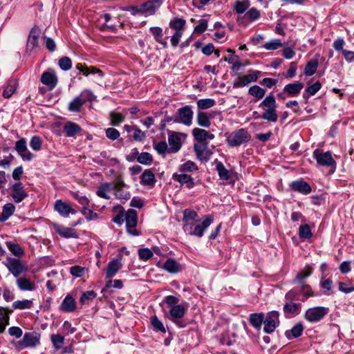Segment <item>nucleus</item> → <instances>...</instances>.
I'll list each match as a JSON object with an SVG mask.
<instances>
[{"label": "nucleus", "instance_id": "obj_1", "mask_svg": "<svg viewBox=\"0 0 354 354\" xmlns=\"http://www.w3.org/2000/svg\"><path fill=\"white\" fill-rule=\"evenodd\" d=\"M213 223V217L206 215L203 220H198V223L183 225V229L185 233L197 237H202L205 230Z\"/></svg>", "mask_w": 354, "mask_h": 354}, {"label": "nucleus", "instance_id": "obj_2", "mask_svg": "<svg viewBox=\"0 0 354 354\" xmlns=\"http://www.w3.org/2000/svg\"><path fill=\"white\" fill-rule=\"evenodd\" d=\"M263 110L261 118L269 122H275L277 121V104L274 97L270 94L266 96L259 106Z\"/></svg>", "mask_w": 354, "mask_h": 354}, {"label": "nucleus", "instance_id": "obj_3", "mask_svg": "<svg viewBox=\"0 0 354 354\" xmlns=\"http://www.w3.org/2000/svg\"><path fill=\"white\" fill-rule=\"evenodd\" d=\"M226 142L230 147H239L248 142L251 139L249 132L245 129H239L232 133H225Z\"/></svg>", "mask_w": 354, "mask_h": 354}, {"label": "nucleus", "instance_id": "obj_4", "mask_svg": "<svg viewBox=\"0 0 354 354\" xmlns=\"http://www.w3.org/2000/svg\"><path fill=\"white\" fill-rule=\"evenodd\" d=\"M186 308L183 305H178L170 308L168 318L174 322L179 328H185L187 325V322L184 320L186 313Z\"/></svg>", "mask_w": 354, "mask_h": 354}, {"label": "nucleus", "instance_id": "obj_5", "mask_svg": "<svg viewBox=\"0 0 354 354\" xmlns=\"http://www.w3.org/2000/svg\"><path fill=\"white\" fill-rule=\"evenodd\" d=\"M104 21V23L99 25L100 30L102 31L115 32L118 30V24L123 26V23L120 22L118 17H113L109 13H105L100 16L98 21Z\"/></svg>", "mask_w": 354, "mask_h": 354}, {"label": "nucleus", "instance_id": "obj_6", "mask_svg": "<svg viewBox=\"0 0 354 354\" xmlns=\"http://www.w3.org/2000/svg\"><path fill=\"white\" fill-rule=\"evenodd\" d=\"M279 313L278 311L272 310L267 313L263 320L264 333L268 334L273 333L279 326Z\"/></svg>", "mask_w": 354, "mask_h": 354}, {"label": "nucleus", "instance_id": "obj_7", "mask_svg": "<svg viewBox=\"0 0 354 354\" xmlns=\"http://www.w3.org/2000/svg\"><path fill=\"white\" fill-rule=\"evenodd\" d=\"M41 335L37 332H28L24 335L23 339L17 342L19 349L34 348L40 344Z\"/></svg>", "mask_w": 354, "mask_h": 354}, {"label": "nucleus", "instance_id": "obj_8", "mask_svg": "<svg viewBox=\"0 0 354 354\" xmlns=\"http://www.w3.org/2000/svg\"><path fill=\"white\" fill-rule=\"evenodd\" d=\"M111 185V190L113 191V194L117 199L127 201L131 198L130 192L124 189L126 184L121 176L117 177Z\"/></svg>", "mask_w": 354, "mask_h": 354}, {"label": "nucleus", "instance_id": "obj_9", "mask_svg": "<svg viewBox=\"0 0 354 354\" xmlns=\"http://www.w3.org/2000/svg\"><path fill=\"white\" fill-rule=\"evenodd\" d=\"M168 143L170 153H177L182 147V138L185 135L183 133L168 130Z\"/></svg>", "mask_w": 354, "mask_h": 354}, {"label": "nucleus", "instance_id": "obj_10", "mask_svg": "<svg viewBox=\"0 0 354 354\" xmlns=\"http://www.w3.org/2000/svg\"><path fill=\"white\" fill-rule=\"evenodd\" d=\"M5 265L15 277H19L21 274L27 270L26 265L22 261L15 258H8Z\"/></svg>", "mask_w": 354, "mask_h": 354}, {"label": "nucleus", "instance_id": "obj_11", "mask_svg": "<svg viewBox=\"0 0 354 354\" xmlns=\"http://www.w3.org/2000/svg\"><path fill=\"white\" fill-rule=\"evenodd\" d=\"M177 113L178 118L174 119V122H180L186 126H190L192 124L194 113L190 106L186 105L178 109Z\"/></svg>", "mask_w": 354, "mask_h": 354}, {"label": "nucleus", "instance_id": "obj_12", "mask_svg": "<svg viewBox=\"0 0 354 354\" xmlns=\"http://www.w3.org/2000/svg\"><path fill=\"white\" fill-rule=\"evenodd\" d=\"M127 230L133 236H138L139 232L136 229L138 221V215L136 210L130 209L125 214Z\"/></svg>", "mask_w": 354, "mask_h": 354}, {"label": "nucleus", "instance_id": "obj_13", "mask_svg": "<svg viewBox=\"0 0 354 354\" xmlns=\"http://www.w3.org/2000/svg\"><path fill=\"white\" fill-rule=\"evenodd\" d=\"M328 308L324 307H315L308 309L305 313V318L311 322H315L322 319L327 314Z\"/></svg>", "mask_w": 354, "mask_h": 354}, {"label": "nucleus", "instance_id": "obj_14", "mask_svg": "<svg viewBox=\"0 0 354 354\" xmlns=\"http://www.w3.org/2000/svg\"><path fill=\"white\" fill-rule=\"evenodd\" d=\"M313 157L319 165L330 166L332 165V154L329 151L324 152L319 149H317L313 151Z\"/></svg>", "mask_w": 354, "mask_h": 354}, {"label": "nucleus", "instance_id": "obj_15", "mask_svg": "<svg viewBox=\"0 0 354 354\" xmlns=\"http://www.w3.org/2000/svg\"><path fill=\"white\" fill-rule=\"evenodd\" d=\"M11 189V196L16 203H21L28 196V194L24 189V186L20 182L15 183L12 186Z\"/></svg>", "mask_w": 354, "mask_h": 354}, {"label": "nucleus", "instance_id": "obj_16", "mask_svg": "<svg viewBox=\"0 0 354 354\" xmlns=\"http://www.w3.org/2000/svg\"><path fill=\"white\" fill-rule=\"evenodd\" d=\"M260 17V11L256 8H251L243 16L238 18V21L240 24L247 26L249 23L258 20Z\"/></svg>", "mask_w": 354, "mask_h": 354}, {"label": "nucleus", "instance_id": "obj_17", "mask_svg": "<svg viewBox=\"0 0 354 354\" xmlns=\"http://www.w3.org/2000/svg\"><path fill=\"white\" fill-rule=\"evenodd\" d=\"M54 209L61 216L68 217L70 214H75L77 211L72 208L68 204L64 202L62 200H57L55 202Z\"/></svg>", "mask_w": 354, "mask_h": 354}, {"label": "nucleus", "instance_id": "obj_18", "mask_svg": "<svg viewBox=\"0 0 354 354\" xmlns=\"http://www.w3.org/2000/svg\"><path fill=\"white\" fill-rule=\"evenodd\" d=\"M40 36V31L37 28H33L29 34L28 41L26 44V49L30 53L36 48L39 47V38Z\"/></svg>", "mask_w": 354, "mask_h": 354}, {"label": "nucleus", "instance_id": "obj_19", "mask_svg": "<svg viewBox=\"0 0 354 354\" xmlns=\"http://www.w3.org/2000/svg\"><path fill=\"white\" fill-rule=\"evenodd\" d=\"M260 73V71H253V73L248 74L244 75L243 77H240L237 81L234 82L233 84L234 88H240L243 87L251 82H256L258 79V75Z\"/></svg>", "mask_w": 354, "mask_h": 354}, {"label": "nucleus", "instance_id": "obj_20", "mask_svg": "<svg viewBox=\"0 0 354 354\" xmlns=\"http://www.w3.org/2000/svg\"><path fill=\"white\" fill-rule=\"evenodd\" d=\"M122 255L119 254L117 259L111 261L106 270V277L111 278L115 275L118 271L122 268Z\"/></svg>", "mask_w": 354, "mask_h": 354}, {"label": "nucleus", "instance_id": "obj_21", "mask_svg": "<svg viewBox=\"0 0 354 354\" xmlns=\"http://www.w3.org/2000/svg\"><path fill=\"white\" fill-rule=\"evenodd\" d=\"M161 5L160 0H152L142 3L141 6L142 14L146 16L153 15Z\"/></svg>", "mask_w": 354, "mask_h": 354}, {"label": "nucleus", "instance_id": "obj_22", "mask_svg": "<svg viewBox=\"0 0 354 354\" xmlns=\"http://www.w3.org/2000/svg\"><path fill=\"white\" fill-rule=\"evenodd\" d=\"M194 149L198 159L202 161H208L210 153L206 143H198L194 146Z\"/></svg>", "mask_w": 354, "mask_h": 354}, {"label": "nucleus", "instance_id": "obj_23", "mask_svg": "<svg viewBox=\"0 0 354 354\" xmlns=\"http://www.w3.org/2000/svg\"><path fill=\"white\" fill-rule=\"evenodd\" d=\"M172 178L182 185H185L188 189L193 188L195 185L194 179L191 176L182 172L181 174L174 173L172 176Z\"/></svg>", "mask_w": 354, "mask_h": 354}, {"label": "nucleus", "instance_id": "obj_24", "mask_svg": "<svg viewBox=\"0 0 354 354\" xmlns=\"http://www.w3.org/2000/svg\"><path fill=\"white\" fill-rule=\"evenodd\" d=\"M41 82L47 86L50 90H53L57 84V77L55 73L45 71L41 76Z\"/></svg>", "mask_w": 354, "mask_h": 354}, {"label": "nucleus", "instance_id": "obj_25", "mask_svg": "<svg viewBox=\"0 0 354 354\" xmlns=\"http://www.w3.org/2000/svg\"><path fill=\"white\" fill-rule=\"evenodd\" d=\"M290 188L302 194L307 195L311 192V187L308 183L303 180H295L291 183Z\"/></svg>", "mask_w": 354, "mask_h": 354}, {"label": "nucleus", "instance_id": "obj_26", "mask_svg": "<svg viewBox=\"0 0 354 354\" xmlns=\"http://www.w3.org/2000/svg\"><path fill=\"white\" fill-rule=\"evenodd\" d=\"M303 88V83L296 82L286 84L283 88V92L286 93L288 97H295L300 93Z\"/></svg>", "mask_w": 354, "mask_h": 354}, {"label": "nucleus", "instance_id": "obj_27", "mask_svg": "<svg viewBox=\"0 0 354 354\" xmlns=\"http://www.w3.org/2000/svg\"><path fill=\"white\" fill-rule=\"evenodd\" d=\"M54 228L56 232L62 237L66 239L77 238V234L73 228L66 227L59 225H55Z\"/></svg>", "mask_w": 354, "mask_h": 354}, {"label": "nucleus", "instance_id": "obj_28", "mask_svg": "<svg viewBox=\"0 0 354 354\" xmlns=\"http://www.w3.org/2000/svg\"><path fill=\"white\" fill-rule=\"evenodd\" d=\"M63 129L67 137H75L82 131L80 126L73 122H67Z\"/></svg>", "mask_w": 354, "mask_h": 354}, {"label": "nucleus", "instance_id": "obj_29", "mask_svg": "<svg viewBox=\"0 0 354 354\" xmlns=\"http://www.w3.org/2000/svg\"><path fill=\"white\" fill-rule=\"evenodd\" d=\"M265 318L263 313H252L249 316L250 324L257 330H260Z\"/></svg>", "mask_w": 354, "mask_h": 354}, {"label": "nucleus", "instance_id": "obj_30", "mask_svg": "<svg viewBox=\"0 0 354 354\" xmlns=\"http://www.w3.org/2000/svg\"><path fill=\"white\" fill-rule=\"evenodd\" d=\"M17 285L22 291H32L36 289L35 283L24 277L17 279Z\"/></svg>", "mask_w": 354, "mask_h": 354}, {"label": "nucleus", "instance_id": "obj_31", "mask_svg": "<svg viewBox=\"0 0 354 354\" xmlns=\"http://www.w3.org/2000/svg\"><path fill=\"white\" fill-rule=\"evenodd\" d=\"M198 215L196 211L191 209L184 210L183 218V225L198 223Z\"/></svg>", "mask_w": 354, "mask_h": 354}, {"label": "nucleus", "instance_id": "obj_32", "mask_svg": "<svg viewBox=\"0 0 354 354\" xmlns=\"http://www.w3.org/2000/svg\"><path fill=\"white\" fill-rule=\"evenodd\" d=\"M61 308L62 310L67 313H71L74 311L76 308V303L73 297L69 295L66 296L62 302Z\"/></svg>", "mask_w": 354, "mask_h": 354}, {"label": "nucleus", "instance_id": "obj_33", "mask_svg": "<svg viewBox=\"0 0 354 354\" xmlns=\"http://www.w3.org/2000/svg\"><path fill=\"white\" fill-rule=\"evenodd\" d=\"M155 183L154 174L150 169H145L140 176V183L143 185L153 186Z\"/></svg>", "mask_w": 354, "mask_h": 354}, {"label": "nucleus", "instance_id": "obj_34", "mask_svg": "<svg viewBox=\"0 0 354 354\" xmlns=\"http://www.w3.org/2000/svg\"><path fill=\"white\" fill-rule=\"evenodd\" d=\"M12 310H9L4 308H0V334L2 333L6 327L9 325V313Z\"/></svg>", "mask_w": 354, "mask_h": 354}, {"label": "nucleus", "instance_id": "obj_35", "mask_svg": "<svg viewBox=\"0 0 354 354\" xmlns=\"http://www.w3.org/2000/svg\"><path fill=\"white\" fill-rule=\"evenodd\" d=\"M304 330V326L301 323L295 325L290 330H287L285 332V336L288 339L297 338L301 335Z\"/></svg>", "mask_w": 354, "mask_h": 354}, {"label": "nucleus", "instance_id": "obj_36", "mask_svg": "<svg viewBox=\"0 0 354 354\" xmlns=\"http://www.w3.org/2000/svg\"><path fill=\"white\" fill-rule=\"evenodd\" d=\"M163 268L167 270L168 272L170 273H178L180 272V265L174 259L172 258L168 259L164 266Z\"/></svg>", "mask_w": 354, "mask_h": 354}, {"label": "nucleus", "instance_id": "obj_37", "mask_svg": "<svg viewBox=\"0 0 354 354\" xmlns=\"http://www.w3.org/2000/svg\"><path fill=\"white\" fill-rule=\"evenodd\" d=\"M283 312L286 315H298L301 312V304L294 302H287L283 306Z\"/></svg>", "mask_w": 354, "mask_h": 354}, {"label": "nucleus", "instance_id": "obj_38", "mask_svg": "<svg viewBox=\"0 0 354 354\" xmlns=\"http://www.w3.org/2000/svg\"><path fill=\"white\" fill-rule=\"evenodd\" d=\"M112 189V185L111 183H104L103 184H101L97 191H96V194L97 196L102 198H104V199H110L111 197L108 194V193L111 191Z\"/></svg>", "mask_w": 354, "mask_h": 354}, {"label": "nucleus", "instance_id": "obj_39", "mask_svg": "<svg viewBox=\"0 0 354 354\" xmlns=\"http://www.w3.org/2000/svg\"><path fill=\"white\" fill-rule=\"evenodd\" d=\"M149 30L150 32L153 36L155 40L159 44H160L163 46V48H166L167 47V43L162 38V29L160 27H151L150 28Z\"/></svg>", "mask_w": 354, "mask_h": 354}, {"label": "nucleus", "instance_id": "obj_40", "mask_svg": "<svg viewBox=\"0 0 354 354\" xmlns=\"http://www.w3.org/2000/svg\"><path fill=\"white\" fill-rule=\"evenodd\" d=\"M313 273V268L310 266H306L304 270L299 272L295 279H294V282L298 283L299 285L305 283V279L311 275Z\"/></svg>", "mask_w": 354, "mask_h": 354}, {"label": "nucleus", "instance_id": "obj_41", "mask_svg": "<svg viewBox=\"0 0 354 354\" xmlns=\"http://www.w3.org/2000/svg\"><path fill=\"white\" fill-rule=\"evenodd\" d=\"M15 207L12 203H7L3 207V211L0 215V222H4L7 221L10 216H12L15 212Z\"/></svg>", "mask_w": 354, "mask_h": 354}, {"label": "nucleus", "instance_id": "obj_42", "mask_svg": "<svg viewBox=\"0 0 354 354\" xmlns=\"http://www.w3.org/2000/svg\"><path fill=\"white\" fill-rule=\"evenodd\" d=\"M64 340V335H61L60 334H52L50 335V341L55 351L62 348Z\"/></svg>", "mask_w": 354, "mask_h": 354}, {"label": "nucleus", "instance_id": "obj_43", "mask_svg": "<svg viewBox=\"0 0 354 354\" xmlns=\"http://www.w3.org/2000/svg\"><path fill=\"white\" fill-rule=\"evenodd\" d=\"M185 24V20L180 18H175L170 21L169 26L171 28L175 30V32H183Z\"/></svg>", "mask_w": 354, "mask_h": 354}, {"label": "nucleus", "instance_id": "obj_44", "mask_svg": "<svg viewBox=\"0 0 354 354\" xmlns=\"http://www.w3.org/2000/svg\"><path fill=\"white\" fill-rule=\"evenodd\" d=\"M250 6V0H238L234 3V10L237 14H243Z\"/></svg>", "mask_w": 354, "mask_h": 354}, {"label": "nucleus", "instance_id": "obj_45", "mask_svg": "<svg viewBox=\"0 0 354 354\" xmlns=\"http://www.w3.org/2000/svg\"><path fill=\"white\" fill-rule=\"evenodd\" d=\"M216 169L221 179L227 180L230 178V172L225 168L221 162H216Z\"/></svg>", "mask_w": 354, "mask_h": 354}, {"label": "nucleus", "instance_id": "obj_46", "mask_svg": "<svg viewBox=\"0 0 354 354\" xmlns=\"http://www.w3.org/2000/svg\"><path fill=\"white\" fill-rule=\"evenodd\" d=\"M192 133L195 140L199 141L200 143H204V142L207 140L208 132L205 129L194 128L192 130Z\"/></svg>", "mask_w": 354, "mask_h": 354}, {"label": "nucleus", "instance_id": "obj_47", "mask_svg": "<svg viewBox=\"0 0 354 354\" xmlns=\"http://www.w3.org/2000/svg\"><path fill=\"white\" fill-rule=\"evenodd\" d=\"M196 120L199 126L205 128H209L211 124L210 118L205 112H198Z\"/></svg>", "mask_w": 354, "mask_h": 354}, {"label": "nucleus", "instance_id": "obj_48", "mask_svg": "<svg viewBox=\"0 0 354 354\" xmlns=\"http://www.w3.org/2000/svg\"><path fill=\"white\" fill-rule=\"evenodd\" d=\"M17 81L15 80H10L8 82V84L3 92V95L6 98L11 97L17 89Z\"/></svg>", "mask_w": 354, "mask_h": 354}, {"label": "nucleus", "instance_id": "obj_49", "mask_svg": "<svg viewBox=\"0 0 354 354\" xmlns=\"http://www.w3.org/2000/svg\"><path fill=\"white\" fill-rule=\"evenodd\" d=\"M109 118L111 120L110 124L112 126H118L124 120V115L120 113L111 111L109 113Z\"/></svg>", "mask_w": 354, "mask_h": 354}, {"label": "nucleus", "instance_id": "obj_50", "mask_svg": "<svg viewBox=\"0 0 354 354\" xmlns=\"http://www.w3.org/2000/svg\"><path fill=\"white\" fill-rule=\"evenodd\" d=\"M32 301L31 300L24 299L18 300L12 303V307L15 309L24 310L30 309L32 306Z\"/></svg>", "mask_w": 354, "mask_h": 354}, {"label": "nucleus", "instance_id": "obj_51", "mask_svg": "<svg viewBox=\"0 0 354 354\" xmlns=\"http://www.w3.org/2000/svg\"><path fill=\"white\" fill-rule=\"evenodd\" d=\"M248 93L254 96L258 100L263 98L266 94V90L257 85L251 86L248 90Z\"/></svg>", "mask_w": 354, "mask_h": 354}, {"label": "nucleus", "instance_id": "obj_52", "mask_svg": "<svg viewBox=\"0 0 354 354\" xmlns=\"http://www.w3.org/2000/svg\"><path fill=\"white\" fill-rule=\"evenodd\" d=\"M84 100L79 96L75 97L68 105V109L73 112H79L84 104Z\"/></svg>", "mask_w": 354, "mask_h": 354}, {"label": "nucleus", "instance_id": "obj_53", "mask_svg": "<svg viewBox=\"0 0 354 354\" xmlns=\"http://www.w3.org/2000/svg\"><path fill=\"white\" fill-rule=\"evenodd\" d=\"M8 249L15 256L21 257L24 254V250L17 243H12L11 242H6Z\"/></svg>", "mask_w": 354, "mask_h": 354}, {"label": "nucleus", "instance_id": "obj_54", "mask_svg": "<svg viewBox=\"0 0 354 354\" xmlns=\"http://www.w3.org/2000/svg\"><path fill=\"white\" fill-rule=\"evenodd\" d=\"M318 66V62L317 59H311L309 61L305 68L304 73L307 76L313 75L315 72Z\"/></svg>", "mask_w": 354, "mask_h": 354}, {"label": "nucleus", "instance_id": "obj_55", "mask_svg": "<svg viewBox=\"0 0 354 354\" xmlns=\"http://www.w3.org/2000/svg\"><path fill=\"white\" fill-rule=\"evenodd\" d=\"M321 88V84L319 82L308 86L305 90V93L303 94V97L308 99L309 96L314 95Z\"/></svg>", "mask_w": 354, "mask_h": 354}, {"label": "nucleus", "instance_id": "obj_56", "mask_svg": "<svg viewBox=\"0 0 354 354\" xmlns=\"http://www.w3.org/2000/svg\"><path fill=\"white\" fill-rule=\"evenodd\" d=\"M198 169V166L194 162L188 160L180 166L179 171L182 173L185 171L193 172L194 171H197Z\"/></svg>", "mask_w": 354, "mask_h": 354}, {"label": "nucleus", "instance_id": "obj_57", "mask_svg": "<svg viewBox=\"0 0 354 354\" xmlns=\"http://www.w3.org/2000/svg\"><path fill=\"white\" fill-rule=\"evenodd\" d=\"M216 102L214 99H201L197 102V106L199 109H207L214 106Z\"/></svg>", "mask_w": 354, "mask_h": 354}, {"label": "nucleus", "instance_id": "obj_58", "mask_svg": "<svg viewBox=\"0 0 354 354\" xmlns=\"http://www.w3.org/2000/svg\"><path fill=\"white\" fill-rule=\"evenodd\" d=\"M154 149L160 155H165L167 153H169V147H168L165 141L159 142L153 145Z\"/></svg>", "mask_w": 354, "mask_h": 354}, {"label": "nucleus", "instance_id": "obj_59", "mask_svg": "<svg viewBox=\"0 0 354 354\" xmlns=\"http://www.w3.org/2000/svg\"><path fill=\"white\" fill-rule=\"evenodd\" d=\"M137 161L140 164L149 165L153 161V157L148 152H142L137 157Z\"/></svg>", "mask_w": 354, "mask_h": 354}, {"label": "nucleus", "instance_id": "obj_60", "mask_svg": "<svg viewBox=\"0 0 354 354\" xmlns=\"http://www.w3.org/2000/svg\"><path fill=\"white\" fill-rule=\"evenodd\" d=\"M150 320L154 330L166 333V329L164 327L163 324L156 315L152 316Z\"/></svg>", "mask_w": 354, "mask_h": 354}, {"label": "nucleus", "instance_id": "obj_61", "mask_svg": "<svg viewBox=\"0 0 354 354\" xmlns=\"http://www.w3.org/2000/svg\"><path fill=\"white\" fill-rule=\"evenodd\" d=\"M97 294L93 290H88L84 292L80 297V302L82 304H88L89 301L95 298Z\"/></svg>", "mask_w": 354, "mask_h": 354}, {"label": "nucleus", "instance_id": "obj_62", "mask_svg": "<svg viewBox=\"0 0 354 354\" xmlns=\"http://www.w3.org/2000/svg\"><path fill=\"white\" fill-rule=\"evenodd\" d=\"M29 145L32 149L38 151L41 149L42 140L40 137L34 136L31 138Z\"/></svg>", "mask_w": 354, "mask_h": 354}, {"label": "nucleus", "instance_id": "obj_63", "mask_svg": "<svg viewBox=\"0 0 354 354\" xmlns=\"http://www.w3.org/2000/svg\"><path fill=\"white\" fill-rule=\"evenodd\" d=\"M339 290L346 294L350 293L354 291V284H352L351 281L347 282H339Z\"/></svg>", "mask_w": 354, "mask_h": 354}, {"label": "nucleus", "instance_id": "obj_64", "mask_svg": "<svg viewBox=\"0 0 354 354\" xmlns=\"http://www.w3.org/2000/svg\"><path fill=\"white\" fill-rule=\"evenodd\" d=\"M59 66L63 71H68L72 67V61L68 57H63L59 59Z\"/></svg>", "mask_w": 354, "mask_h": 354}]
</instances>
